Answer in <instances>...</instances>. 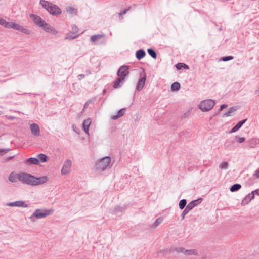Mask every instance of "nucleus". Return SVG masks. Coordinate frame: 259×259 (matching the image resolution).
Masks as SVG:
<instances>
[{
    "instance_id": "nucleus-1",
    "label": "nucleus",
    "mask_w": 259,
    "mask_h": 259,
    "mask_svg": "<svg viewBox=\"0 0 259 259\" xmlns=\"http://www.w3.org/2000/svg\"><path fill=\"white\" fill-rule=\"evenodd\" d=\"M18 181L21 183L30 186H37L45 183L47 181L46 176L36 178L34 176L26 172L18 174Z\"/></svg>"
},
{
    "instance_id": "nucleus-2",
    "label": "nucleus",
    "mask_w": 259,
    "mask_h": 259,
    "mask_svg": "<svg viewBox=\"0 0 259 259\" xmlns=\"http://www.w3.org/2000/svg\"><path fill=\"white\" fill-rule=\"evenodd\" d=\"M39 4L47 10L48 12L54 16L60 14L62 12L61 9L56 5L45 0H40Z\"/></svg>"
},
{
    "instance_id": "nucleus-3",
    "label": "nucleus",
    "mask_w": 259,
    "mask_h": 259,
    "mask_svg": "<svg viewBox=\"0 0 259 259\" xmlns=\"http://www.w3.org/2000/svg\"><path fill=\"white\" fill-rule=\"evenodd\" d=\"M54 212L53 209H37L33 213V214L29 217V219L32 221H34V218L37 219H42L47 217V216L51 214Z\"/></svg>"
},
{
    "instance_id": "nucleus-4",
    "label": "nucleus",
    "mask_w": 259,
    "mask_h": 259,
    "mask_svg": "<svg viewBox=\"0 0 259 259\" xmlns=\"http://www.w3.org/2000/svg\"><path fill=\"white\" fill-rule=\"evenodd\" d=\"M111 158L105 156L97 161L95 164L96 169L100 171H104L108 167H110Z\"/></svg>"
},
{
    "instance_id": "nucleus-5",
    "label": "nucleus",
    "mask_w": 259,
    "mask_h": 259,
    "mask_svg": "<svg viewBox=\"0 0 259 259\" xmlns=\"http://www.w3.org/2000/svg\"><path fill=\"white\" fill-rule=\"evenodd\" d=\"M215 105V102L212 99H206L201 101L199 105V108L203 111L210 110Z\"/></svg>"
},
{
    "instance_id": "nucleus-6",
    "label": "nucleus",
    "mask_w": 259,
    "mask_h": 259,
    "mask_svg": "<svg viewBox=\"0 0 259 259\" xmlns=\"http://www.w3.org/2000/svg\"><path fill=\"white\" fill-rule=\"evenodd\" d=\"M171 251H175L177 253H182L184 255L186 256H190V255H198V251L196 249H185L184 248L180 247H175L171 248L170 249Z\"/></svg>"
},
{
    "instance_id": "nucleus-7",
    "label": "nucleus",
    "mask_w": 259,
    "mask_h": 259,
    "mask_svg": "<svg viewBox=\"0 0 259 259\" xmlns=\"http://www.w3.org/2000/svg\"><path fill=\"white\" fill-rule=\"evenodd\" d=\"M105 35L104 34H95L92 35L90 40L95 45H103L106 42V39L104 38Z\"/></svg>"
},
{
    "instance_id": "nucleus-8",
    "label": "nucleus",
    "mask_w": 259,
    "mask_h": 259,
    "mask_svg": "<svg viewBox=\"0 0 259 259\" xmlns=\"http://www.w3.org/2000/svg\"><path fill=\"white\" fill-rule=\"evenodd\" d=\"M130 67L127 65H122L118 70L117 75L118 77H124V79H127L130 75V72L128 70Z\"/></svg>"
},
{
    "instance_id": "nucleus-9",
    "label": "nucleus",
    "mask_w": 259,
    "mask_h": 259,
    "mask_svg": "<svg viewBox=\"0 0 259 259\" xmlns=\"http://www.w3.org/2000/svg\"><path fill=\"white\" fill-rule=\"evenodd\" d=\"M30 17L34 22V24L40 27H42L44 26V24H46V22L38 15L31 14L30 15Z\"/></svg>"
},
{
    "instance_id": "nucleus-10",
    "label": "nucleus",
    "mask_w": 259,
    "mask_h": 259,
    "mask_svg": "<svg viewBox=\"0 0 259 259\" xmlns=\"http://www.w3.org/2000/svg\"><path fill=\"white\" fill-rule=\"evenodd\" d=\"M71 165L72 162L70 159L65 160L61 169V173L63 175H66L68 174L70 171Z\"/></svg>"
},
{
    "instance_id": "nucleus-11",
    "label": "nucleus",
    "mask_w": 259,
    "mask_h": 259,
    "mask_svg": "<svg viewBox=\"0 0 259 259\" xmlns=\"http://www.w3.org/2000/svg\"><path fill=\"white\" fill-rule=\"evenodd\" d=\"M7 206L11 207L16 206L23 208H26L28 207V205L26 203L25 201L21 200L8 203L7 204Z\"/></svg>"
},
{
    "instance_id": "nucleus-12",
    "label": "nucleus",
    "mask_w": 259,
    "mask_h": 259,
    "mask_svg": "<svg viewBox=\"0 0 259 259\" xmlns=\"http://www.w3.org/2000/svg\"><path fill=\"white\" fill-rule=\"evenodd\" d=\"M14 30L19 31L20 32L26 34H29L30 33V30L27 29V28L24 27L23 26L18 24L14 22L13 25V28Z\"/></svg>"
},
{
    "instance_id": "nucleus-13",
    "label": "nucleus",
    "mask_w": 259,
    "mask_h": 259,
    "mask_svg": "<svg viewBox=\"0 0 259 259\" xmlns=\"http://www.w3.org/2000/svg\"><path fill=\"white\" fill-rule=\"evenodd\" d=\"M146 80V75L145 73H144L143 76L140 78L138 80V82L136 87V91H140L142 90V89L145 85Z\"/></svg>"
},
{
    "instance_id": "nucleus-14",
    "label": "nucleus",
    "mask_w": 259,
    "mask_h": 259,
    "mask_svg": "<svg viewBox=\"0 0 259 259\" xmlns=\"http://www.w3.org/2000/svg\"><path fill=\"white\" fill-rule=\"evenodd\" d=\"M42 28L46 32L50 33L52 34H56L58 33V32L53 27L46 22V24H44Z\"/></svg>"
},
{
    "instance_id": "nucleus-15",
    "label": "nucleus",
    "mask_w": 259,
    "mask_h": 259,
    "mask_svg": "<svg viewBox=\"0 0 259 259\" xmlns=\"http://www.w3.org/2000/svg\"><path fill=\"white\" fill-rule=\"evenodd\" d=\"M234 143L235 142L233 140H227L224 144L225 148L229 150H234L236 147L234 145Z\"/></svg>"
},
{
    "instance_id": "nucleus-16",
    "label": "nucleus",
    "mask_w": 259,
    "mask_h": 259,
    "mask_svg": "<svg viewBox=\"0 0 259 259\" xmlns=\"http://www.w3.org/2000/svg\"><path fill=\"white\" fill-rule=\"evenodd\" d=\"M30 130L33 135L35 136H39L40 135V129L38 124L36 123L31 124Z\"/></svg>"
},
{
    "instance_id": "nucleus-17",
    "label": "nucleus",
    "mask_w": 259,
    "mask_h": 259,
    "mask_svg": "<svg viewBox=\"0 0 259 259\" xmlns=\"http://www.w3.org/2000/svg\"><path fill=\"white\" fill-rule=\"evenodd\" d=\"M14 22H7L5 19L3 18H0V25L4 27L7 29L13 28V25Z\"/></svg>"
},
{
    "instance_id": "nucleus-18",
    "label": "nucleus",
    "mask_w": 259,
    "mask_h": 259,
    "mask_svg": "<svg viewBox=\"0 0 259 259\" xmlns=\"http://www.w3.org/2000/svg\"><path fill=\"white\" fill-rule=\"evenodd\" d=\"M126 79H124V77H118L117 78L114 82L113 87L115 89L120 88Z\"/></svg>"
},
{
    "instance_id": "nucleus-19",
    "label": "nucleus",
    "mask_w": 259,
    "mask_h": 259,
    "mask_svg": "<svg viewBox=\"0 0 259 259\" xmlns=\"http://www.w3.org/2000/svg\"><path fill=\"white\" fill-rule=\"evenodd\" d=\"M194 208V205L192 204V203H189L185 207L184 210H183L182 214L181 217L182 220H184L185 219V216L189 213V212L192 210Z\"/></svg>"
},
{
    "instance_id": "nucleus-20",
    "label": "nucleus",
    "mask_w": 259,
    "mask_h": 259,
    "mask_svg": "<svg viewBox=\"0 0 259 259\" xmlns=\"http://www.w3.org/2000/svg\"><path fill=\"white\" fill-rule=\"evenodd\" d=\"M259 143V140L256 138H252L248 140L247 142V147L252 148Z\"/></svg>"
},
{
    "instance_id": "nucleus-21",
    "label": "nucleus",
    "mask_w": 259,
    "mask_h": 259,
    "mask_svg": "<svg viewBox=\"0 0 259 259\" xmlns=\"http://www.w3.org/2000/svg\"><path fill=\"white\" fill-rule=\"evenodd\" d=\"M25 163L27 165H38L39 164V159L37 158L30 157L26 160Z\"/></svg>"
},
{
    "instance_id": "nucleus-22",
    "label": "nucleus",
    "mask_w": 259,
    "mask_h": 259,
    "mask_svg": "<svg viewBox=\"0 0 259 259\" xmlns=\"http://www.w3.org/2000/svg\"><path fill=\"white\" fill-rule=\"evenodd\" d=\"M247 120V119H243L239 121L231 130L230 133H234L238 131L241 127L243 124H244Z\"/></svg>"
},
{
    "instance_id": "nucleus-23",
    "label": "nucleus",
    "mask_w": 259,
    "mask_h": 259,
    "mask_svg": "<svg viewBox=\"0 0 259 259\" xmlns=\"http://www.w3.org/2000/svg\"><path fill=\"white\" fill-rule=\"evenodd\" d=\"M254 194L252 191L251 193L248 194L243 200L242 201V204H247L252 199H253L254 197Z\"/></svg>"
},
{
    "instance_id": "nucleus-24",
    "label": "nucleus",
    "mask_w": 259,
    "mask_h": 259,
    "mask_svg": "<svg viewBox=\"0 0 259 259\" xmlns=\"http://www.w3.org/2000/svg\"><path fill=\"white\" fill-rule=\"evenodd\" d=\"M146 55L145 51L142 49H139L136 52V57L138 60H140Z\"/></svg>"
},
{
    "instance_id": "nucleus-25",
    "label": "nucleus",
    "mask_w": 259,
    "mask_h": 259,
    "mask_svg": "<svg viewBox=\"0 0 259 259\" xmlns=\"http://www.w3.org/2000/svg\"><path fill=\"white\" fill-rule=\"evenodd\" d=\"M125 110L126 108H125L121 109L118 111L117 115H114L111 117V119L113 120H116L120 118V117L123 116L125 113Z\"/></svg>"
},
{
    "instance_id": "nucleus-26",
    "label": "nucleus",
    "mask_w": 259,
    "mask_h": 259,
    "mask_svg": "<svg viewBox=\"0 0 259 259\" xmlns=\"http://www.w3.org/2000/svg\"><path fill=\"white\" fill-rule=\"evenodd\" d=\"M237 110V107L236 106H233L230 108L229 110L225 113L223 115L222 117H228V116H231L232 115V113H234L235 111Z\"/></svg>"
},
{
    "instance_id": "nucleus-27",
    "label": "nucleus",
    "mask_w": 259,
    "mask_h": 259,
    "mask_svg": "<svg viewBox=\"0 0 259 259\" xmlns=\"http://www.w3.org/2000/svg\"><path fill=\"white\" fill-rule=\"evenodd\" d=\"M163 221V218L161 217L157 218L153 224L151 225V227L153 229L155 228L159 224H160Z\"/></svg>"
},
{
    "instance_id": "nucleus-28",
    "label": "nucleus",
    "mask_w": 259,
    "mask_h": 259,
    "mask_svg": "<svg viewBox=\"0 0 259 259\" xmlns=\"http://www.w3.org/2000/svg\"><path fill=\"white\" fill-rule=\"evenodd\" d=\"M241 188V185L240 184H235L231 186L230 188V191L232 192H236L239 190Z\"/></svg>"
},
{
    "instance_id": "nucleus-29",
    "label": "nucleus",
    "mask_w": 259,
    "mask_h": 259,
    "mask_svg": "<svg viewBox=\"0 0 259 259\" xmlns=\"http://www.w3.org/2000/svg\"><path fill=\"white\" fill-rule=\"evenodd\" d=\"M175 66L177 70H180L182 68L186 69H189V66L187 64L183 63H178L176 64Z\"/></svg>"
},
{
    "instance_id": "nucleus-30",
    "label": "nucleus",
    "mask_w": 259,
    "mask_h": 259,
    "mask_svg": "<svg viewBox=\"0 0 259 259\" xmlns=\"http://www.w3.org/2000/svg\"><path fill=\"white\" fill-rule=\"evenodd\" d=\"M148 54L154 59L157 58V54L155 51L152 48H149L147 50Z\"/></svg>"
},
{
    "instance_id": "nucleus-31",
    "label": "nucleus",
    "mask_w": 259,
    "mask_h": 259,
    "mask_svg": "<svg viewBox=\"0 0 259 259\" xmlns=\"http://www.w3.org/2000/svg\"><path fill=\"white\" fill-rule=\"evenodd\" d=\"M9 180L12 183H15L18 180V174L14 175L13 173H11L9 176Z\"/></svg>"
},
{
    "instance_id": "nucleus-32",
    "label": "nucleus",
    "mask_w": 259,
    "mask_h": 259,
    "mask_svg": "<svg viewBox=\"0 0 259 259\" xmlns=\"http://www.w3.org/2000/svg\"><path fill=\"white\" fill-rule=\"evenodd\" d=\"M77 37V36L72 33V32H70L66 35L65 39L72 40L76 38Z\"/></svg>"
},
{
    "instance_id": "nucleus-33",
    "label": "nucleus",
    "mask_w": 259,
    "mask_h": 259,
    "mask_svg": "<svg viewBox=\"0 0 259 259\" xmlns=\"http://www.w3.org/2000/svg\"><path fill=\"white\" fill-rule=\"evenodd\" d=\"M180 89V84L178 82H174L171 85L172 91H178Z\"/></svg>"
},
{
    "instance_id": "nucleus-34",
    "label": "nucleus",
    "mask_w": 259,
    "mask_h": 259,
    "mask_svg": "<svg viewBox=\"0 0 259 259\" xmlns=\"http://www.w3.org/2000/svg\"><path fill=\"white\" fill-rule=\"evenodd\" d=\"M39 161L40 160L42 162H45L47 161L48 157L45 154H39L38 155Z\"/></svg>"
},
{
    "instance_id": "nucleus-35",
    "label": "nucleus",
    "mask_w": 259,
    "mask_h": 259,
    "mask_svg": "<svg viewBox=\"0 0 259 259\" xmlns=\"http://www.w3.org/2000/svg\"><path fill=\"white\" fill-rule=\"evenodd\" d=\"M187 204V200L185 199H183L180 200L179 203V207L180 209H183L185 208Z\"/></svg>"
},
{
    "instance_id": "nucleus-36",
    "label": "nucleus",
    "mask_w": 259,
    "mask_h": 259,
    "mask_svg": "<svg viewBox=\"0 0 259 259\" xmlns=\"http://www.w3.org/2000/svg\"><path fill=\"white\" fill-rule=\"evenodd\" d=\"M91 123V120L90 118H88L84 120L82 123V128L89 127Z\"/></svg>"
},
{
    "instance_id": "nucleus-37",
    "label": "nucleus",
    "mask_w": 259,
    "mask_h": 259,
    "mask_svg": "<svg viewBox=\"0 0 259 259\" xmlns=\"http://www.w3.org/2000/svg\"><path fill=\"white\" fill-rule=\"evenodd\" d=\"M203 200L202 198H198L197 199H196L195 200H193L190 203L191 204L192 203L193 205H194V207H195L196 206H197L198 204L201 203Z\"/></svg>"
},
{
    "instance_id": "nucleus-38",
    "label": "nucleus",
    "mask_w": 259,
    "mask_h": 259,
    "mask_svg": "<svg viewBox=\"0 0 259 259\" xmlns=\"http://www.w3.org/2000/svg\"><path fill=\"white\" fill-rule=\"evenodd\" d=\"M228 167V163L227 162H222L219 165V168L221 169H226Z\"/></svg>"
},
{
    "instance_id": "nucleus-39",
    "label": "nucleus",
    "mask_w": 259,
    "mask_h": 259,
    "mask_svg": "<svg viewBox=\"0 0 259 259\" xmlns=\"http://www.w3.org/2000/svg\"><path fill=\"white\" fill-rule=\"evenodd\" d=\"M78 30H79V29L77 26L73 25L72 26V32H72V33L77 35V36L79 35Z\"/></svg>"
},
{
    "instance_id": "nucleus-40",
    "label": "nucleus",
    "mask_w": 259,
    "mask_h": 259,
    "mask_svg": "<svg viewBox=\"0 0 259 259\" xmlns=\"http://www.w3.org/2000/svg\"><path fill=\"white\" fill-rule=\"evenodd\" d=\"M234 57L232 56H227L223 57L221 58V60L226 62L233 59Z\"/></svg>"
},
{
    "instance_id": "nucleus-41",
    "label": "nucleus",
    "mask_w": 259,
    "mask_h": 259,
    "mask_svg": "<svg viewBox=\"0 0 259 259\" xmlns=\"http://www.w3.org/2000/svg\"><path fill=\"white\" fill-rule=\"evenodd\" d=\"M11 150V149L10 148L0 149V155H3Z\"/></svg>"
},
{
    "instance_id": "nucleus-42",
    "label": "nucleus",
    "mask_w": 259,
    "mask_h": 259,
    "mask_svg": "<svg viewBox=\"0 0 259 259\" xmlns=\"http://www.w3.org/2000/svg\"><path fill=\"white\" fill-rule=\"evenodd\" d=\"M123 208L119 205H117L115 207L114 209V212L115 213L118 212H122L123 211Z\"/></svg>"
},
{
    "instance_id": "nucleus-43",
    "label": "nucleus",
    "mask_w": 259,
    "mask_h": 259,
    "mask_svg": "<svg viewBox=\"0 0 259 259\" xmlns=\"http://www.w3.org/2000/svg\"><path fill=\"white\" fill-rule=\"evenodd\" d=\"M235 139L239 143H241L245 141V139L244 137H240L237 136H235Z\"/></svg>"
},
{
    "instance_id": "nucleus-44",
    "label": "nucleus",
    "mask_w": 259,
    "mask_h": 259,
    "mask_svg": "<svg viewBox=\"0 0 259 259\" xmlns=\"http://www.w3.org/2000/svg\"><path fill=\"white\" fill-rule=\"evenodd\" d=\"M67 10L71 14H73L75 12V9L71 7H68Z\"/></svg>"
},
{
    "instance_id": "nucleus-45",
    "label": "nucleus",
    "mask_w": 259,
    "mask_h": 259,
    "mask_svg": "<svg viewBox=\"0 0 259 259\" xmlns=\"http://www.w3.org/2000/svg\"><path fill=\"white\" fill-rule=\"evenodd\" d=\"M227 107V105L226 104H222L220 106V108L218 110L217 113L220 112L221 111L223 110L224 109L226 108Z\"/></svg>"
},
{
    "instance_id": "nucleus-46",
    "label": "nucleus",
    "mask_w": 259,
    "mask_h": 259,
    "mask_svg": "<svg viewBox=\"0 0 259 259\" xmlns=\"http://www.w3.org/2000/svg\"><path fill=\"white\" fill-rule=\"evenodd\" d=\"M15 157V155H13V156H9L8 157H7V158H6L5 159V162H9L11 160H12V159L14 158V157Z\"/></svg>"
},
{
    "instance_id": "nucleus-47",
    "label": "nucleus",
    "mask_w": 259,
    "mask_h": 259,
    "mask_svg": "<svg viewBox=\"0 0 259 259\" xmlns=\"http://www.w3.org/2000/svg\"><path fill=\"white\" fill-rule=\"evenodd\" d=\"M130 8H127V9H124V10H123L122 11L120 12L119 14L120 15H123V14H125L129 10H130Z\"/></svg>"
},
{
    "instance_id": "nucleus-48",
    "label": "nucleus",
    "mask_w": 259,
    "mask_h": 259,
    "mask_svg": "<svg viewBox=\"0 0 259 259\" xmlns=\"http://www.w3.org/2000/svg\"><path fill=\"white\" fill-rule=\"evenodd\" d=\"M253 176L256 178H259V169H257L254 174H253Z\"/></svg>"
},
{
    "instance_id": "nucleus-49",
    "label": "nucleus",
    "mask_w": 259,
    "mask_h": 259,
    "mask_svg": "<svg viewBox=\"0 0 259 259\" xmlns=\"http://www.w3.org/2000/svg\"><path fill=\"white\" fill-rule=\"evenodd\" d=\"M85 77V75L83 74H79L77 76V78L79 80H82V79H83Z\"/></svg>"
},
{
    "instance_id": "nucleus-50",
    "label": "nucleus",
    "mask_w": 259,
    "mask_h": 259,
    "mask_svg": "<svg viewBox=\"0 0 259 259\" xmlns=\"http://www.w3.org/2000/svg\"><path fill=\"white\" fill-rule=\"evenodd\" d=\"M252 192H253V194H254V195L255 194L257 195H259V189H256L255 190H254Z\"/></svg>"
},
{
    "instance_id": "nucleus-51",
    "label": "nucleus",
    "mask_w": 259,
    "mask_h": 259,
    "mask_svg": "<svg viewBox=\"0 0 259 259\" xmlns=\"http://www.w3.org/2000/svg\"><path fill=\"white\" fill-rule=\"evenodd\" d=\"M89 127H87V128H83L84 131L85 132V133L88 134V135H89Z\"/></svg>"
},
{
    "instance_id": "nucleus-52",
    "label": "nucleus",
    "mask_w": 259,
    "mask_h": 259,
    "mask_svg": "<svg viewBox=\"0 0 259 259\" xmlns=\"http://www.w3.org/2000/svg\"><path fill=\"white\" fill-rule=\"evenodd\" d=\"M89 101H87V102L85 103V104H84V108H86V107H87V106L89 105Z\"/></svg>"
},
{
    "instance_id": "nucleus-53",
    "label": "nucleus",
    "mask_w": 259,
    "mask_h": 259,
    "mask_svg": "<svg viewBox=\"0 0 259 259\" xmlns=\"http://www.w3.org/2000/svg\"><path fill=\"white\" fill-rule=\"evenodd\" d=\"M187 113H184V115H183V116H182V117H186V116H187Z\"/></svg>"
},
{
    "instance_id": "nucleus-54",
    "label": "nucleus",
    "mask_w": 259,
    "mask_h": 259,
    "mask_svg": "<svg viewBox=\"0 0 259 259\" xmlns=\"http://www.w3.org/2000/svg\"><path fill=\"white\" fill-rule=\"evenodd\" d=\"M255 92L256 93H257L258 92H259V87H258V89H257V90H255Z\"/></svg>"
},
{
    "instance_id": "nucleus-55",
    "label": "nucleus",
    "mask_w": 259,
    "mask_h": 259,
    "mask_svg": "<svg viewBox=\"0 0 259 259\" xmlns=\"http://www.w3.org/2000/svg\"><path fill=\"white\" fill-rule=\"evenodd\" d=\"M206 257L205 256H203L201 259H205Z\"/></svg>"
},
{
    "instance_id": "nucleus-56",
    "label": "nucleus",
    "mask_w": 259,
    "mask_h": 259,
    "mask_svg": "<svg viewBox=\"0 0 259 259\" xmlns=\"http://www.w3.org/2000/svg\"><path fill=\"white\" fill-rule=\"evenodd\" d=\"M24 94H29V95H31V93H24Z\"/></svg>"
},
{
    "instance_id": "nucleus-57",
    "label": "nucleus",
    "mask_w": 259,
    "mask_h": 259,
    "mask_svg": "<svg viewBox=\"0 0 259 259\" xmlns=\"http://www.w3.org/2000/svg\"><path fill=\"white\" fill-rule=\"evenodd\" d=\"M105 92H106V91H105V90H104L103 91V92H104V93H105Z\"/></svg>"
}]
</instances>
